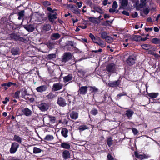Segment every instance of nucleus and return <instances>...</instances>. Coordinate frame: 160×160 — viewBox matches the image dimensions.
<instances>
[{
    "label": "nucleus",
    "mask_w": 160,
    "mask_h": 160,
    "mask_svg": "<svg viewBox=\"0 0 160 160\" xmlns=\"http://www.w3.org/2000/svg\"><path fill=\"white\" fill-rule=\"evenodd\" d=\"M8 38L10 40L20 42H24L26 41V39L23 37H21L20 35L14 33H12L8 35Z\"/></svg>",
    "instance_id": "nucleus-1"
},
{
    "label": "nucleus",
    "mask_w": 160,
    "mask_h": 160,
    "mask_svg": "<svg viewBox=\"0 0 160 160\" xmlns=\"http://www.w3.org/2000/svg\"><path fill=\"white\" fill-rule=\"evenodd\" d=\"M136 58L133 55H129L126 60V62L129 66L134 65L136 62Z\"/></svg>",
    "instance_id": "nucleus-2"
},
{
    "label": "nucleus",
    "mask_w": 160,
    "mask_h": 160,
    "mask_svg": "<svg viewBox=\"0 0 160 160\" xmlns=\"http://www.w3.org/2000/svg\"><path fill=\"white\" fill-rule=\"evenodd\" d=\"M115 65L113 63H111L106 66V70L109 73H114L116 72Z\"/></svg>",
    "instance_id": "nucleus-3"
},
{
    "label": "nucleus",
    "mask_w": 160,
    "mask_h": 160,
    "mask_svg": "<svg viewBox=\"0 0 160 160\" xmlns=\"http://www.w3.org/2000/svg\"><path fill=\"white\" fill-rule=\"evenodd\" d=\"M45 16L43 13H40L38 12H36L33 16L35 21L42 22L45 20L44 17Z\"/></svg>",
    "instance_id": "nucleus-4"
},
{
    "label": "nucleus",
    "mask_w": 160,
    "mask_h": 160,
    "mask_svg": "<svg viewBox=\"0 0 160 160\" xmlns=\"http://www.w3.org/2000/svg\"><path fill=\"white\" fill-rule=\"evenodd\" d=\"M134 155L136 158L139 160H143L144 159H148L150 157V156L148 155L143 153L142 154H140V152H138L137 151L134 152Z\"/></svg>",
    "instance_id": "nucleus-5"
},
{
    "label": "nucleus",
    "mask_w": 160,
    "mask_h": 160,
    "mask_svg": "<svg viewBox=\"0 0 160 160\" xmlns=\"http://www.w3.org/2000/svg\"><path fill=\"white\" fill-rule=\"evenodd\" d=\"M19 144L17 142H12L11 147L9 150V152L11 154L15 153L19 147Z\"/></svg>",
    "instance_id": "nucleus-6"
},
{
    "label": "nucleus",
    "mask_w": 160,
    "mask_h": 160,
    "mask_svg": "<svg viewBox=\"0 0 160 160\" xmlns=\"http://www.w3.org/2000/svg\"><path fill=\"white\" fill-rule=\"evenodd\" d=\"M22 113H19L18 116H21L24 115L27 117H30L31 116L33 112L32 111L27 107H26L22 109Z\"/></svg>",
    "instance_id": "nucleus-7"
},
{
    "label": "nucleus",
    "mask_w": 160,
    "mask_h": 160,
    "mask_svg": "<svg viewBox=\"0 0 160 160\" xmlns=\"http://www.w3.org/2000/svg\"><path fill=\"white\" fill-rule=\"evenodd\" d=\"M72 55L70 52H66L64 53L62 61L64 62H66L72 58Z\"/></svg>",
    "instance_id": "nucleus-8"
},
{
    "label": "nucleus",
    "mask_w": 160,
    "mask_h": 160,
    "mask_svg": "<svg viewBox=\"0 0 160 160\" xmlns=\"http://www.w3.org/2000/svg\"><path fill=\"white\" fill-rule=\"evenodd\" d=\"M63 87V85L60 82L55 83L52 86V91L55 92L59 91L62 89Z\"/></svg>",
    "instance_id": "nucleus-9"
},
{
    "label": "nucleus",
    "mask_w": 160,
    "mask_h": 160,
    "mask_svg": "<svg viewBox=\"0 0 160 160\" xmlns=\"http://www.w3.org/2000/svg\"><path fill=\"white\" fill-rule=\"evenodd\" d=\"M57 103L59 106L63 107H65L67 105L65 99L61 97L58 98Z\"/></svg>",
    "instance_id": "nucleus-10"
},
{
    "label": "nucleus",
    "mask_w": 160,
    "mask_h": 160,
    "mask_svg": "<svg viewBox=\"0 0 160 160\" xmlns=\"http://www.w3.org/2000/svg\"><path fill=\"white\" fill-rule=\"evenodd\" d=\"M121 80L119 79L113 81H111L108 83V85L110 87L117 88L120 85Z\"/></svg>",
    "instance_id": "nucleus-11"
},
{
    "label": "nucleus",
    "mask_w": 160,
    "mask_h": 160,
    "mask_svg": "<svg viewBox=\"0 0 160 160\" xmlns=\"http://www.w3.org/2000/svg\"><path fill=\"white\" fill-rule=\"evenodd\" d=\"M88 87L87 86L79 87L78 91V94L85 95L87 93Z\"/></svg>",
    "instance_id": "nucleus-12"
},
{
    "label": "nucleus",
    "mask_w": 160,
    "mask_h": 160,
    "mask_svg": "<svg viewBox=\"0 0 160 160\" xmlns=\"http://www.w3.org/2000/svg\"><path fill=\"white\" fill-rule=\"evenodd\" d=\"M58 14L56 12L54 13H48V18L49 21L52 22H54L55 19L57 18Z\"/></svg>",
    "instance_id": "nucleus-13"
},
{
    "label": "nucleus",
    "mask_w": 160,
    "mask_h": 160,
    "mask_svg": "<svg viewBox=\"0 0 160 160\" xmlns=\"http://www.w3.org/2000/svg\"><path fill=\"white\" fill-rule=\"evenodd\" d=\"M38 107L42 111H45L48 109V106L46 103H42L39 104Z\"/></svg>",
    "instance_id": "nucleus-14"
},
{
    "label": "nucleus",
    "mask_w": 160,
    "mask_h": 160,
    "mask_svg": "<svg viewBox=\"0 0 160 160\" xmlns=\"http://www.w3.org/2000/svg\"><path fill=\"white\" fill-rule=\"evenodd\" d=\"M47 88L48 87L47 85H44L37 87L36 89L38 92H42L46 91Z\"/></svg>",
    "instance_id": "nucleus-15"
},
{
    "label": "nucleus",
    "mask_w": 160,
    "mask_h": 160,
    "mask_svg": "<svg viewBox=\"0 0 160 160\" xmlns=\"http://www.w3.org/2000/svg\"><path fill=\"white\" fill-rule=\"evenodd\" d=\"M128 4V0H122L121 2V5L119 8V10H120L122 8L123 9H125L126 7Z\"/></svg>",
    "instance_id": "nucleus-16"
},
{
    "label": "nucleus",
    "mask_w": 160,
    "mask_h": 160,
    "mask_svg": "<svg viewBox=\"0 0 160 160\" xmlns=\"http://www.w3.org/2000/svg\"><path fill=\"white\" fill-rule=\"evenodd\" d=\"M23 27L26 30L30 32H32L35 29L33 25L31 24L24 25Z\"/></svg>",
    "instance_id": "nucleus-17"
},
{
    "label": "nucleus",
    "mask_w": 160,
    "mask_h": 160,
    "mask_svg": "<svg viewBox=\"0 0 160 160\" xmlns=\"http://www.w3.org/2000/svg\"><path fill=\"white\" fill-rule=\"evenodd\" d=\"M27 96H30L31 95L27 93V90L25 89L22 92L21 97L25 99L26 100H29V98L27 97Z\"/></svg>",
    "instance_id": "nucleus-18"
},
{
    "label": "nucleus",
    "mask_w": 160,
    "mask_h": 160,
    "mask_svg": "<svg viewBox=\"0 0 160 160\" xmlns=\"http://www.w3.org/2000/svg\"><path fill=\"white\" fill-rule=\"evenodd\" d=\"M62 155L64 159L66 160L70 157V154L68 151L65 150L62 152Z\"/></svg>",
    "instance_id": "nucleus-19"
},
{
    "label": "nucleus",
    "mask_w": 160,
    "mask_h": 160,
    "mask_svg": "<svg viewBox=\"0 0 160 160\" xmlns=\"http://www.w3.org/2000/svg\"><path fill=\"white\" fill-rule=\"evenodd\" d=\"M134 113V112L132 110L129 109L126 111L125 115L128 119H130V118L132 117Z\"/></svg>",
    "instance_id": "nucleus-20"
},
{
    "label": "nucleus",
    "mask_w": 160,
    "mask_h": 160,
    "mask_svg": "<svg viewBox=\"0 0 160 160\" xmlns=\"http://www.w3.org/2000/svg\"><path fill=\"white\" fill-rule=\"evenodd\" d=\"M13 140L19 144H21L22 142V139L18 135H15L13 139Z\"/></svg>",
    "instance_id": "nucleus-21"
},
{
    "label": "nucleus",
    "mask_w": 160,
    "mask_h": 160,
    "mask_svg": "<svg viewBox=\"0 0 160 160\" xmlns=\"http://www.w3.org/2000/svg\"><path fill=\"white\" fill-rule=\"evenodd\" d=\"M72 74H68L67 76L64 77L63 78V82H67L72 80Z\"/></svg>",
    "instance_id": "nucleus-22"
},
{
    "label": "nucleus",
    "mask_w": 160,
    "mask_h": 160,
    "mask_svg": "<svg viewBox=\"0 0 160 160\" xmlns=\"http://www.w3.org/2000/svg\"><path fill=\"white\" fill-rule=\"evenodd\" d=\"M19 49L18 47H13L11 49V52L12 55H16L19 54Z\"/></svg>",
    "instance_id": "nucleus-23"
},
{
    "label": "nucleus",
    "mask_w": 160,
    "mask_h": 160,
    "mask_svg": "<svg viewBox=\"0 0 160 160\" xmlns=\"http://www.w3.org/2000/svg\"><path fill=\"white\" fill-rule=\"evenodd\" d=\"M68 129L65 128H63L62 129L61 133L62 135L64 138H67L68 137Z\"/></svg>",
    "instance_id": "nucleus-24"
},
{
    "label": "nucleus",
    "mask_w": 160,
    "mask_h": 160,
    "mask_svg": "<svg viewBox=\"0 0 160 160\" xmlns=\"http://www.w3.org/2000/svg\"><path fill=\"white\" fill-rule=\"evenodd\" d=\"M88 87L90 88L89 91L91 93L95 94L99 92V89L95 86H89Z\"/></svg>",
    "instance_id": "nucleus-25"
},
{
    "label": "nucleus",
    "mask_w": 160,
    "mask_h": 160,
    "mask_svg": "<svg viewBox=\"0 0 160 160\" xmlns=\"http://www.w3.org/2000/svg\"><path fill=\"white\" fill-rule=\"evenodd\" d=\"M71 118L73 119L76 120L78 117V113L76 111H72L70 114Z\"/></svg>",
    "instance_id": "nucleus-26"
},
{
    "label": "nucleus",
    "mask_w": 160,
    "mask_h": 160,
    "mask_svg": "<svg viewBox=\"0 0 160 160\" xmlns=\"http://www.w3.org/2000/svg\"><path fill=\"white\" fill-rule=\"evenodd\" d=\"M60 146L64 149H68L70 148V145L65 142H61Z\"/></svg>",
    "instance_id": "nucleus-27"
},
{
    "label": "nucleus",
    "mask_w": 160,
    "mask_h": 160,
    "mask_svg": "<svg viewBox=\"0 0 160 160\" xmlns=\"http://www.w3.org/2000/svg\"><path fill=\"white\" fill-rule=\"evenodd\" d=\"M158 92H151L148 94V96L151 98H156L158 95Z\"/></svg>",
    "instance_id": "nucleus-28"
},
{
    "label": "nucleus",
    "mask_w": 160,
    "mask_h": 160,
    "mask_svg": "<svg viewBox=\"0 0 160 160\" xmlns=\"http://www.w3.org/2000/svg\"><path fill=\"white\" fill-rule=\"evenodd\" d=\"M60 37V35L58 33H54L51 36V38L52 40L58 39Z\"/></svg>",
    "instance_id": "nucleus-29"
},
{
    "label": "nucleus",
    "mask_w": 160,
    "mask_h": 160,
    "mask_svg": "<svg viewBox=\"0 0 160 160\" xmlns=\"http://www.w3.org/2000/svg\"><path fill=\"white\" fill-rule=\"evenodd\" d=\"M20 90H17L14 93L12 94V96L13 98L16 99H19L20 98Z\"/></svg>",
    "instance_id": "nucleus-30"
},
{
    "label": "nucleus",
    "mask_w": 160,
    "mask_h": 160,
    "mask_svg": "<svg viewBox=\"0 0 160 160\" xmlns=\"http://www.w3.org/2000/svg\"><path fill=\"white\" fill-rule=\"evenodd\" d=\"M142 38V37L139 35H134L132 37V41H140L141 39Z\"/></svg>",
    "instance_id": "nucleus-31"
},
{
    "label": "nucleus",
    "mask_w": 160,
    "mask_h": 160,
    "mask_svg": "<svg viewBox=\"0 0 160 160\" xmlns=\"http://www.w3.org/2000/svg\"><path fill=\"white\" fill-rule=\"evenodd\" d=\"M24 13L25 11L24 10H22L18 12V20H20L22 19V18L24 16Z\"/></svg>",
    "instance_id": "nucleus-32"
},
{
    "label": "nucleus",
    "mask_w": 160,
    "mask_h": 160,
    "mask_svg": "<svg viewBox=\"0 0 160 160\" xmlns=\"http://www.w3.org/2000/svg\"><path fill=\"white\" fill-rule=\"evenodd\" d=\"M51 26L49 24H45L43 27V30L46 31H49L51 29Z\"/></svg>",
    "instance_id": "nucleus-33"
},
{
    "label": "nucleus",
    "mask_w": 160,
    "mask_h": 160,
    "mask_svg": "<svg viewBox=\"0 0 160 160\" xmlns=\"http://www.w3.org/2000/svg\"><path fill=\"white\" fill-rule=\"evenodd\" d=\"M89 37L91 38L93 43H96L97 42V41L98 39V38H96L94 35L92 33H89Z\"/></svg>",
    "instance_id": "nucleus-34"
},
{
    "label": "nucleus",
    "mask_w": 160,
    "mask_h": 160,
    "mask_svg": "<svg viewBox=\"0 0 160 160\" xmlns=\"http://www.w3.org/2000/svg\"><path fill=\"white\" fill-rule=\"evenodd\" d=\"M98 42H97L96 43L102 47L104 48V47H105V42H104L103 41H102V40L101 39H100L99 37H98Z\"/></svg>",
    "instance_id": "nucleus-35"
},
{
    "label": "nucleus",
    "mask_w": 160,
    "mask_h": 160,
    "mask_svg": "<svg viewBox=\"0 0 160 160\" xmlns=\"http://www.w3.org/2000/svg\"><path fill=\"white\" fill-rule=\"evenodd\" d=\"M141 47L143 49L146 50H148L152 48L151 45L148 44H142L141 45Z\"/></svg>",
    "instance_id": "nucleus-36"
},
{
    "label": "nucleus",
    "mask_w": 160,
    "mask_h": 160,
    "mask_svg": "<svg viewBox=\"0 0 160 160\" xmlns=\"http://www.w3.org/2000/svg\"><path fill=\"white\" fill-rule=\"evenodd\" d=\"M107 143L109 147H110L113 143V140L111 137H110L107 139Z\"/></svg>",
    "instance_id": "nucleus-37"
},
{
    "label": "nucleus",
    "mask_w": 160,
    "mask_h": 160,
    "mask_svg": "<svg viewBox=\"0 0 160 160\" xmlns=\"http://www.w3.org/2000/svg\"><path fill=\"white\" fill-rule=\"evenodd\" d=\"M52 92L53 91H52V92L46 96L47 98L48 99H52L55 97V95Z\"/></svg>",
    "instance_id": "nucleus-38"
},
{
    "label": "nucleus",
    "mask_w": 160,
    "mask_h": 160,
    "mask_svg": "<svg viewBox=\"0 0 160 160\" xmlns=\"http://www.w3.org/2000/svg\"><path fill=\"white\" fill-rule=\"evenodd\" d=\"M152 43L154 44L160 43V39L157 38H152L151 41Z\"/></svg>",
    "instance_id": "nucleus-39"
},
{
    "label": "nucleus",
    "mask_w": 160,
    "mask_h": 160,
    "mask_svg": "<svg viewBox=\"0 0 160 160\" xmlns=\"http://www.w3.org/2000/svg\"><path fill=\"white\" fill-rule=\"evenodd\" d=\"M88 19H89V21L93 23H97V18L95 17H88Z\"/></svg>",
    "instance_id": "nucleus-40"
},
{
    "label": "nucleus",
    "mask_w": 160,
    "mask_h": 160,
    "mask_svg": "<svg viewBox=\"0 0 160 160\" xmlns=\"http://www.w3.org/2000/svg\"><path fill=\"white\" fill-rule=\"evenodd\" d=\"M89 128L85 125H81L78 127V129L81 131H82L86 129H88Z\"/></svg>",
    "instance_id": "nucleus-41"
},
{
    "label": "nucleus",
    "mask_w": 160,
    "mask_h": 160,
    "mask_svg": "<svg viewBox=\"0 0 160 160\" xmlns=\"http://www.w3.org/2000/svg\"><path fill=\"white\" fill-rule=\"evenodd\" d=\"M93 8L95 10L96 12H98L100 14H102V9L98 7L94 6L93 7Z\"/></svg>",
    "instance_id": "nucleus-42"
},
{
    "label": "nucleus",
    "mask_w": 160,
    "mask_h": 160,
    "mask_svg": "<svg viewBox=\"0 0 160 160\" xmlns=\"http://www.w3.org/2000/svg\"><path fill=\"white\" fill-rule=\"evenodd\" d=\"M48 118L50 120V122L52 124L54 123L56 120L55 117L51 115L48 116Z\"/></svg>",
    "instance_id": "nucleus-43"
},
{
    "label": "nucleus",
    "mask_w": 160,
    "mask_h": 160,
    "mask_svg": "<svg viewBox=\"0 0 160 160\" xmlns=\"http://www.w3.org/2000/svg\"><path fill=\"white\" fill-rule=\"evenodd\" d=\"M75 98L71 96V95L68 96V107L71 105L72 100V99H74Z\"/></svg>",
    "instance_id": "nucleus-44"
},
{
    "label": "nucleus",
    "mask_w": 160,
    "mask_h": 160,
    "mask_svg": "<svg viewBox=\"0 0 160 160\" xmlns=\"http://www.w3.org/2000/svg\"><path fill=\"white\" fill-rule=\"evenodd\" d=\"M101 37L103 39H105L107 38L108 36L107 34V32L106 31L102 32H101Z\"/></svg>",
    "instance_id": "nucleus-45"
},
{
    "label": "nucleus",
    "mask_w": 160,
    "mask_h": 160,
    "mask_svg": "<svg viewBox=\"0 0 160 160\" xmlns=\"http://www.w3.org/2000/svg\"><path fill=\"white\" fill-rule=\"evenodd\" d=\"M54 138L52 135H47L44 138V140L47 141H50L53 139Z\"/></svg>",
    "instance_id": "nucleus-46"
},
{
    "label": "nucleus",
    "mask_w": 160,
    "mask_h": 160,
    "mask_svg": "<svg viewBox=\"0 0 160 160\" xmlns=\"http://www.w3.org/2000/svg\"><path fill=\"white\" fill-rule=\"evenodd\" d=\"M98 110L96 108H93L90 112L93 115H96L98 114Z\"/></svg>",
    "instance_id": "nucleus-47"
},
{
    "label": "nucleus",
    "mask_w": 160,
    "mask_h": 160,
    "mask_svg": "<svg viewBox=\"0 0 160 160\" xmlns=\"http://www.w3.org/2000/svg\"><path fill=\"white\" fill-rule=\"evenodd\" d=\"M42 151L41 149L37 147H34L33 148V152L34 153H37L40 152Z\"/></svg>",
    "instance_id": "nucleus-48"
},
{
    "label": "nucleus",
    "mask_w": 160,
    "mask_h": 160,
    "mask_svg": "<svg viewBox=\"0 0 160 160\" xmlns=\"http://www.w3.org/2000/svg\"><path fill=\"white\" fill-rule=\"evenodd\" d=\"M127 96L126 93L124 92H123L122 93H120L119 94H118L117 95V97L119 99L121 98V97L123 96Z\"/></svg>",
    "instance_id": "nucleus-49"
},
{
    "label": "nucleus",
    "mask_w": 160,
    "mask_h": 160,
    "mask_svg": "<svg viewBox=\"0 0 160 160\" xmlns=\"http://www.w3.org/2000/svg\"><path fill=\"white\" fill-rule=\"evenodd\" d=\"M56 57V55L55 54H50L48 55L47 56L48 58L49 59H51Z\"/></svg>",
    "instance_id": "nucleus-50"
},
{
    "label": "nucleus",
    "mask_w": 160,
    "mask_h": 160,
    "mask_svg": "<svg viewBox=\"0 0 160 160\" xmlns=\"http://www.w3.org/2000/svg\"><path fill=\"white\" fill-rule=\"evenodd\" d=\"M87 4L89 5L91 8H93V6H95V5L92 2L91 0H87Z\"/></svg>",
    "instance_id": "nucleus-51"
},
{
    "label": "nucleus",
    "mask_w": 160,
    "mask_h": 160,
    "mask_svg": "<svg viewBox=\"0 0 160 160\" xmlns=\"http://www.w3.org/2000/svg\"><path fill=\"white\" fill-rule=\"evenodd\" d=\"M47 10L50 12L52 13H55V11H56V9H54L53 10L50 7H48L47 8Z\"/></svg>",
    "instance_id": "nucleus-52"
},
{
    "label": "nucleus",
    "mask_w": 160,
    "mask_h": 160,
    "mask_svg": "<svg viewBox=\"0 0 160 160\" xmlns=\"http://www.w3.org/2000/svg\"><path fill=\"white\" fill-rule=\"evenodd\" d=\"M107 160H114V159L110 153H108L107 156Z\"/></svg>",
    "instance_id": "nucleus-53"
},
{
    "label": "nucleus",
    "mask_w": 160,
    "mask_h": 160,
    "mask_svg": "<svg viewBox=\"0 0 160 160\" xmlns=\"http://www.w3.org/2000/svg\"><path fill=\"white\" fill-rule=\"evenodd\" d=\"M7 86L8 87H10L12 86V82H9L8 83H3L1 84V86Z\"/></svg>",
    "instance_id": "nucleus-54"
},
{
    "label": "nucleus",
    "mask_w": 160,
    "mask_h": 160,
    "mask_svg": "<svg viewBox=\"0 0 160 160\" xmlns=\"http://www.w3.org/2000/svg\"><path fill=\"white\" fill-rule=\"evenodd\" d=\"M143 12L145 15H147L149 12V9L148 8H144L143 9Z\"/></svg>",
    "instance_id": "nucleus-55"
},
{
    "label": "nucleus",
    "mask_w": 160,
    "mask_h": 160,
    "mask_svg": "<svg viewBox=\"0 0 160 160\" xmlns=\"http://www.w3.org/2000/svg\"><path fill=\"white\" fill-rule=\"evenodd\" d=\"M78 72L82 75V77L84 76L86 73L85 72L82 70H79Z\"/></svg>",
    "instance_id": "nucleus-56"
},
{
    "label": "nucleus",
    "mask_w": 160,
    "mask_h": 160,
    "mask_svg": "<svg viewBox=\"0 0 160 160\" xmlns=\"http://www.w3.org/2000/svg\"><path fill=\"white\" fill-rule=\"evenodd\" d=\"M131 129L134 135H136L138 133V132L137 129L134 128H132Z\"/></svg>",
    "instance_id": "nucleus-57"
},
{
    "label": "nucleus",
    "mask_w": 160,
    "mask_h": 160,
    "mask_svg": "<svg viewBox=\"0 0 160 160\" xmlns=\"http://www.w3.org/2000/svg\"><path fill=\"white\" fill-rule=\"evenodd\" d=\"M118 4L116 1L113 2L112 5V7L113 8L116 9L118 7Z\"/></svg>",
    "instance_id": "nucleus-58"
},
{
    "label": "nucleus",
    "mask_w": 160,
    "mask_h": 160,
    "mask_svg": "<svg viewBox=\"0 0 160 160\" xmlns=\"http://www.w3.org/2000/svg\"><path fill=\"white\" fill-rule=\"evenodd\" d=\"M107 97H106V94H104V97H103V99L102 100V101L101 102H99L102 103L104 102H107L106 100V98Z\"/></svg>",
    "instance_id": "nucleus-59"
},
{
    "label": "nucleus",
    "mask_w": 160,
    "mask_h": 160,
    "mask_svg": "<svg viewBox=\"0 0 160 160\" xmlns=\"http://www.w3.org/2000/svg\"><path fill=\"white\" fill-rule=\"evenodd\" d=\"M105 39L106 41L108 42H110L112 40L111 37L108 36L107 37V38H106Z\"/></svg>",
    "instance_id": "nucleus-60"
},
{
    "label": "nucleus",
    "mask_w": 160,
    "mask_h": 160,
    "mask_svg": "<svg viewBox=\"0 0 160 160\" xmlns=\"http://www.w3.org/2000/svg\"><path fill=\"white\" fill-rule=\"evenodd\" d=\"M112 21H110L109 20H107L106 22V23L102 24V25L106 26L107 25H109V24L108 23V22H109L111 23H112Z\"/></svg>",
    "instance_id": "nucleus-61"
},
{
    "label": "nucleus",
    "mask_w": 160,
    "mask_h": 160,
    "mask_svg": "<svg viewBox=\"0 0 160 160\" xmlns=\"http://www.w3.org/2000/svg\"><path fill=\"white\" fill-rule=\"evenodd\" d=\"M122 13L127 16H129V13L128 12L125 10L122 12Z\"/></svg>",
    "instance_id": "nucleus-62"
},
{
    "label": "nucleus",
    "mask_w": 160,
    "mask_h": 160,
    "mask_svg": "<svg viewBox=\"0 0 160 160\" xmlns=\"http://www.w3.org/2000/svg\"><path fill=\"white\" fill-rule=\"evenodd\" d=\"M9 101V99L7 97H6L5 98V100L2 101V103L4 104H6Z\"/></svg>",
    "instance_id": "nucleus-63"
},
{
    "label": "nucleus",
    "mask_w": 160,
    "mask_h": 160,
    "mask_svg": "<svg viewBox=\"0 0 160 160\" xmlns=\"http://www.w3.org/2000/svg\"><path fill=\"white\" fill-rule=\"evenodd\" d=\"M138 13L137 12H135L134 14H132V17L133 18L137 17H138Z\"/></svg>",
    "instance_id": "nucleus-64"
}]
</instances>
